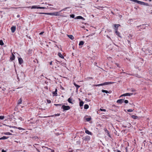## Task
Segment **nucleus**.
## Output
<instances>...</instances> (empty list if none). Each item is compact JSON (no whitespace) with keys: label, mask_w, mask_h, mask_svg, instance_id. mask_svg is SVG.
<instances>
[{"label":"nucleus","mask_w":152,"mask_h":152,"mask_svg":"<svg viewBox=\"0 0 152 152\" xmlns=\"http://www.w3.org/2000/svg\"><path fill=\"white\" fill-rule=\"evenodd\" d=\"M88 107H89V106H88V104H85L84 106V108L85 109H87L88 108Z\"/></svg>","instance_id":"a878e982"},{"label":"nucleus","mask_w":152,"mask_h":152,"mask_svg":"<svg viewBox=\"0 0 152 152\" xmlns=\"http://www.w3.org/2000/svg\"><path fill=\"white\" fill-rule=\"evenodd\" d=\"M10 132H13V131L12 130H10Z\"/></svg>","instance_id":"864d4df0"},{"label":"nucleus","mask_w":152,"mask_h":152,"mask_svg":"<svg viewBox=\"0 0 152 152\" xmlns=\"http://www.w3.org/2000/svg\"><path fill=\"white\" fill-rule=\"evenodd\" d=\"M74 85L76 87V89L77 91L78 88L80 87V86L77 85L75 83H74Z\"/></svg>","instance_id":"dca6fc26"},{"label":"nucleus","mask_w":152,"mask_h":152,"mask_svg":"<svg viewBox=\"0 0 152 152\" xmlns=\"http://www.w3.org/2000/svg\"><path fill=\"white\" fill-rule=\"evenodd\" d=\"M54 105L56 106H61V104H55Z\"/></svg>","instance_id":"c9c22d12"},{"label":"nucleus","mask_w":152,"mask_h":152,"mask_svg":"<svg viewBox=\"0 0 152 152\" xmlns=\"http://www.w3.org/2000/svg\"><path fill=\"white\" fill-rule=\"evenodd\" d=\"M102 92H103V93H105L107 94L108 93H110L111 92L110 91H107V90H102Z\"/></svg>","instance_id":"f3484780"},{"label":"nucleus","mask_w":152,"mask_h":152,"mask_svg":"<svg viewBox=\"0 0 152 152\" xmlns=\"http://www.w3.org/2000/svg\"><path fill=\"white\" fill-rule=\"evenodd\" d=\"M131 1H133L134 2L137 3L138 4H140L143 5H146V6H149V4L148 3H145L143 2L137 0H130Z\"/></svg>","instance_id":"f257e3e1"},{"label":"nucleus","mask_w":152,"mask_h":152,"mask_svg":"<svg viewBox=\"0 0 152 152\" xmlns=\"http://www.w3.org/2000/svg\"><path fill=\"white\" fill-rule=\"evenodd\" d=\"M57 88L55 89V91L54 92H53V94L55 96H57Z\"/></svg>","instance_id":"a211bd4d"},{"label":"nucleus","mask_w":152,"mask_h":152,"mask_svg":"<svg viewBox=\"0 0 152 152\" xmlns=\"http://www.w3.org/2000/svg\"><path fill=\"white\" fill-rule=\"evenodd\" d=\"M123 127L126 128L128 127L129 128L131 127V124L129 123H127L126 126L123 125Z\"/></svg>","instance_id":"ddd939ff"},{"label":"nucleus","mask_w":152,"mask_h":152,"mask_svg":"<svg viewBox=\"0 0 152 152\" xmlns=\"http://www.w3.org/2000/svg\"><path fill=\"white\" fill-rule=\"evenodd\" d=\"M149 0V1H151V0Z\"/></svg>","instance_id":"4d7b16f0"},{"label":"nucleus","mask_w":152,"mask_h":152,"mask_svg":"<svg viewBox=\"0 0 152 152\" xmlns=\"http://www.w3.org/2000/svg\"><path fill=\"white\" fill-rule=\"evenodd\" d=\"M115 33L119 37H121L120 33L118 31L117 28H115Z\"/></svg>","instance_id":"423d86ee"},{"label":"nucleus","mask_w":152,"mask_h":152,"mask_svg":"<svg viewBox=\"0 0 152 152\" xmlns=\"http://www.w3.org/2000/svg\"><path fill=\"white\" fill-rule=\"evenodd\" d=\"M19 16L18 15L17 17H19Z\"/></svg>","instance_id":"052dcab7"},{"label":"nucleus","mask_w":152,"mask_h":152,"mask_svg":"<svg viewBox=\"0 0 152 152\" xmlns=\"http://www.w3.org/2000/svg\"><path fill=\"white\" fill-rule=\"evenodd\" d=\"M21 74L22 75H24V73L23 72H21Z\"/></svg>","instance_id":"3c124183"},{"label":"nucleus","mask_w":152,"mask_h":152,"mask_svg":"<svg viewBox=\"0 0 152 152\" xmlns=\"http://www.w3.org/2000/svg\"><path fill=\"white\" fill-rule=\"evenodd\" d=\"M72 99L71 98H69L68 99V101L69 103H72Z\"/></svg>","instance_id":"393cba45"},{"label":"nucleus","mask_w":152,"mask_h":152,"mask_svg":"<svg viewBox=\"0 0 152 152\" xmlns=\"http://www.w3.org/2000/svg\"><path fill=\"white\" fill-rule=\"evenodd\" d=\"M117 152H121V151H120L118 150H117Z\"/></svg>","instance_id":"8fccbe9b"},{"label":"nucleus","mask_w":152,"mask_h":152,"mask_svg":"<svg viewBox=\"0 0 152 152\" xmlns=\"http://www.w3.org/2000/svg\"><path fill=\"white\" fill-rule=\"evenodd\" d=\"M37 145V144H35V145Z\"/></svg>","instance_id":"bf43d9fd"},{"label":"nucleus","mask_w":152,"mask_h":152,"mask_svg":"<svg viewBox=\"0 0 152 152\" xmlns=\"http://www.w3.org/2000/svg\"><path fill=\"white\" fill-rule=\"evenodd\" d=\"M100 110L101 111H104V112H105L106 111V110L104 109H100Z\"/></svg>","instance_id":"4c0bfd02"},{"label":"nucleus","mask_w":152,"mask_h":152,"mask_svg":"<svg viewBox=\"0 0 152 152\" xmlns=\"http://www.w3.org/2000/svg\"><path fill=\"white\" fill-rule=\"evenodd\" d=\"M133 94V93H126V94H124L121 95V96H120V98L122 96H130L132 95Z\"/></svg>","instance_id":"39448f33"},{"label":"nucleus","mask_w":152,"mask_h":152,"mask_svg":"<svg viewBox=\"0 0 152 152\" xmlns=\"http://www.w3.org/2000/svg\"><path fill=\"white\" fill-rule=\"evenodd\" d=\"M91 118H87L86 119V121H89L91 120Z\"/></svg>","instance_id":"c756f323"},{"label":"nucleus","mask_w":152,"mask_h":152,"mask_svg":"<svg viewBox=\"0 0 152 152\" xmlns=\"http://www.w3.org/2000/svg\"><path fill=\"white\" fill-rule=\"evenodd\" d=\"M5 134L7 135H10L12 134L10 132H6L5 133Z\"/></svg>","instance_id":"2f4dec72"},{"label":"nucleus","mask_w":152,"mask_h":152,"mask_svg":"<svg viewBox=\"0 0 152 152\" xmlns=\"http://www.w3.org/2000/svg\"><path fill=\"white\" fill-rule=\"evenodd\" d=\"M44 32L43 31L39 33L40 35H42L44 33Z\"/></svg>","instance_id":"37998d69"},{"label":"nucleus","mask_w":152,"mask_h":152,"mask_svg":"<svg viewBox=\"0 0 152 152\" xmlns=\"http://www.w3.org/2000/svg\"><path fill=\"white\" fill-rule=\"evenodd\" d=\"M70 17L72 18H74L75 17V15L74 14L71 15H70Z\"/></svg>","instance_id":"72a5a7b5"},{"label":"nucleus","mask_w":152,"mask_h":152,"mask_svg":"<svg viewBox=\"0 0 152 152\" xmlns=\"http://www.w3.org/2000/svg\"><path fill=\"white\" fill-rule=\"evenodd\" d=\"M18 129H19V130H22V129H23L22 128H21V127H18Z\"/></svg>","instance_id":"a19ab883"},{"label":"nucleus","mask_w":152,"mask_h":152,"mask_svg":"<svg viewBox=\"0 0 152 152\" xmlns=\"http://www.w3.org/2000/svg\"><path fill=\"white\" fill-rule=\"evenodd\" d=\"M124 102V99H120L118 100L117 101V102L119 104H122Z\"/></svg>","instance_id":"0eeeda50"},{"label":"nucleus","mask_w":152,"mask_h":152,"mask_svg":"<svg viewBox=\"0 0 152 152\" xmlns=\"http://www.w3.org/2000/svg\"><path fill=\"white\" fill-rule=\"evenodd\" d=\"M16 27L15 26H12L11 27V30L12 33H14L15 31Z\"/></svg>","instance_id":"6e6552de"},{"label":"nucleus","mask_w":152,"mask_h":152,"mask_svg":"<svg viewBox=\"0 0 152 152\" xmlns=\"http://www.w3.org/2000/svg\"><path fill=\"white\" fill-rule=\"evenodd\" d=\"M76 18L77 19H81L85 20V19L83 17L80 16H77Z\"/></svg>","instance_id":"2eb2a0df"},{"label":"nucleus","mask_w":152,"mask_h":152,"mask_svg":"<svg viewBox=\"0 0 152 152\" xmlns=\"http://www.w3.org/2000/svg\"><path fill=\"white\" fill-rule=\"evenodd\" d=\"M61 108L63 109L64 111L70 109V107L69 106L63 105L62 106Z\"/></svg>","instance_id":"20e7f679"},{"label":"nucleus","mask_w":152,"mask_h":152,"mask_svg":"<svg viewBox=\"0 0 152 152\" xmlns=\"http://www.w3.org/2000/svg\"><path fill=\"white\" fill-rule=\"evenodd\" d=\"M84 42L83 41H81L79 43V45H83L84 44Z\"/></svg>","instance_id":"bb28decb"},{"label":"nucleus","mask_w":152,"mask_h":152,"mask_svg":"<svg viewBox=\"0 0 152 152\" xmlns=\"http://www.w3.org/2000/svg\"><path fill=\"white\" fill-rule=\"evenodd\" d=\"M131 91L132 92H134L136 91V90L133 89H131Z\"/></svg>","instance_id":"e433bc0d"},{"label":"nucleus","mask_w":152,"mask_h":152,"mask_svg":"<svg viewBox=\"0 0 152 152\" xmlns=\"http://www.w3.org/2000/svg\"><path fill=\"white\" fill-rule=\"evenodd\" d=\"M50 65H51L52 64V61L50 62Z\"/></svg>","instance_id":"09e8293b"},{"label":"nucleus","mask_w":152,"mask_h":152,"mask_svg":"<svg viewBox=\"0 0 152 152\" xmlns=\"http://www.w3.org/2000/svg\"><path fill=\"white\" fill-rule=\"evenodd\" d=\"M47 102L48 103H50L51 102V101L49 100H47Z\"/></svg>","instance_id":"58836bf2"},{"label":"nucleus","mask_w":152,"mask_h":152,"mask_svg":"<svg viewBox=\"0 0 152 152\" xmlns=\"http://www.w3.org/2000/svg\"><path fill=\"white\" fill-rule=\"evenodd\" d=\"M137 27H141V28H145V25H140L139 26H137Z\"/></svg>","instance_id":"4468645a"},{"label":"nucleus","mask_w":152,"mask_h":152,"mask_svg":"<svg viewBox=\"0 0 152 152\" xmlns=\"http://www.w3.org/2000/svg\"><path fill=\"white\" fill-rule=\"evenodd\" d=\"M18 61H19V63L20 64H21L23 62V60L22 59V58H18Z\"/></svg>","instance_id":"1a4fd4ad"},{"label":"nucleus","mask_w":152,"mask_h":152,"mask_svg":"<svg viewBox=\"0 0 152 152\" xmlns=\"http://www.w3.org/2000/svg\"><path fill=\"white\" fill-rule=\"evenodd\" d=\"M4 43L2 40H0V45H4Z\"/></svg>","instance_id":"7c9ffc66"},{"label":"nucleus","mask_w":152,"mask_h":152,"mask_svg":"<svg viewBox=\"0 0 152 152\" xmlns=\"http://www.w3.org/2000/svg\"><path fill=\"white\" fill-rule=\"evenodd\" d=\"M40 14H48V15H54V13H40Z\"/></svg>","instance_id":"9d476101"},{"label":"nucleus","mask_w":152,"mask_h":152,"mask_svg":"<svg viewBox=\"0 0 152 152\" xmlns=\"http://www.w3.org/2000/svg\"><path fill=\"white\" fill-rule=\"evenodd\" d=\"M132 117L134 119H137V118L138 117L137 116H136L134 115H132Z\"/></svg>","instance_id":"cd10ccee"},{"label":"nucleus","mask_w":152,"mask_h":152,"mask_svg":"<svg viewBox=\"0 0 152 152\" xmlns=\"http://www.w3.org/2000/svg\"><path fill=\"white\" fill-rule=\"evenodd\" d=\"M114 82H106L104 83H101L98 85H96V86H104L105 85H109V84H112L113 83H114Z\"/></svg>","instance_id":"f03ea898"},{"label":"nucleus","mask_w":152,"mask_h":152,"mask_svg":"<svg viewBox=\"0 0 152 152\" xmlns=\"http://www.w3.org/2000/svg\"><path fill=\"white\" fill-rule=\"evenodd\" d=\"M85 133L87 134H91V133L88 130H86L85 131Z\"/></svg>","instance_id":"412c9836"},{"label":"nucleus","mask_w":152,"mask_h":152,"mask_svg":"<svg viewBox=\"0 0 152 152\" xmlns=\"http://www.w3.org/2000/svg\"><path fill=\"white\" fill-rule=\"evenodd\" d=\"M59 115V114H57V115L58 116V115Z\"/></svg>","instance_id":"5fc2aeb1"},{"label":"nucleus","mask_w":152,"mask_h":152,"mask_svg":"<svg viewBox=\"0 0 152 152\" xmlns=\"http://www.w3.org/2000/svg\"><path fill=\"white\" fill-rule=\"evenodd\" d=\"M115 65L118 66L119 67V64L118 63H115Z\"/></svg>","instance_id":"a18cd8bd"},{"label":"nucleus","mask_w":152,"mask_h":152,"mask_svg":"<svg viewBox=\"0 0 152 152\" xmlns=\"http://www.w3.org/2000/svg\"><path fill=\"white\" fill-rule=\"evenodd\" d=\"M22 102V100L21 98H20V99H19L18 102V104H20Z\"/></svg>","instance_id":"5701e85b"},{"label":"nucleus","mask_w":152,"mask_h":152,"mask_svg":"<svg viewBox=\"0 0 152 152\" xmlns=\"http://www.w3.org/2000/svg\"><path fill=\"white\" fill-rule=\"evenodd\" d=\"M34 147L37 150V151H38L39 152H40V151H39V150H38V149H37V148H36L35 146H34Z\"/></svg>","instance_id":"79ce46f5"},{"label":"nucleus","mask_w":152,"mask_h":152,"mask_svg":"<svg viewBox=\"0 0 152 152\" xmlns=\"http://www.w3.org/2000/svg\"><path fill=\"white\" fill-rule=\"evenodd\" d=\"M15 55L12 53V56L10 57V59L12 61L13 60L15 59Z\"/></svg>","instance_id":"f8f14e48"},{"label":"nucleus","mask_w":152,"mask_h":152,"mask_svg":"<svg viewBox=\"0 0 152 152\" xmlns=\"http://www.w3.org/2000/svg\"><path fill=\"white\" fill-rule=\"evenodd\" d=\"M18 79H19V78H18Z\"/></svg>","instance_id":"13d9d810"},{"label":"nucleus","mask_w":152,"mask_h":152,"mask_svg":"<svg viewBox=\"0 0 152 152\" xmlns=\"http://www.w3.org/2000/svg\"><path fill=\"white\" fill-rule=\"evenodd\" d=\"M9 126V127H11V126Z\"/></svg>","instance_id":"6e6d98bb"},{"label":"nucleus","mask_w":152,"mask_h":152,"mask_svg":"<svg viewBox=\"0 0 152 152\" xmlns=\"http://www.w3.org/2000/svg\"><path fill=\"white\" fill-rule=\"evenodd\" d=\"M124 102L125 103H127L128 102V101L127 100H125L124 101Z\"/></svg>","instance_id":"ea45409f"},{"label":"nucleus","mask_w":152,"mask_h":152,"mask_svg":"<svg viewBox=\"0 0 152 152\" xmlns=\"http://www.w3.org/2000/svg\"><path fill=\"white\" fill-rule=\"evenodd\" d=\"M58 55L61 58H64V57L62 56V54L60 53H58Z\"/></svg>","instance_id":"6ab92c4d"},{"label":"nucleus","mask_w":152,"mask_h":152,"mask_svg":"<svg viewBox=\"0 0 152 152\" xmlns=\"http://www.w3.org/2000/svg\"><path fill=\"white\" fill-rule=\"evenodd\" d=\"M84 140H90V137L88 136H86L83 137Z\"/></svg>","instance_id":"9b49d317"},{"label":"nucleus","mask_w":152,"mask_h":152,"mask_svg":"<svg viewBox=\"0 0 152 152\" xmlns=\"http://www.w3.org/2000/svg\"><path fill=\"white\" fill-rule=\"evenodd\" d=\"M127 111H128V112H132L133 111V110L130 109H129L127 110Z\"/></svg>","instance_id":"f704fd0d"},{"label":"nucleus","mask_w":152,"mask_h":152,"mask_svg":"<svg viewBox=\"0 0 152 152\" xmlns=\"http://www.w3.org/2000/svg\"><path fill=\"white\" fill-rule=\"evenodd\" d=\"M8 137H6V136H4V137H1V138H0V140L6 139H7Z\"/></svg>","instance_id":"b1692460"},{"label":"nucleus","mask_w":152,"mask_h":152,"mask_svg":"<svg viewBox=\"0 0 152 152\" xmlns=\"http://www.w3.org/2000/svg\"><path fill=\"white\" fill-rule=\"evenodd\" d=\"M120 26V25L119 24H114V27L115 28H117L118 29V27Z\"/></svg>","instance_id":"4be33fe9"},{"label":"nucleus","mask_w":152,"mask_h":152,"mask_svg":"<svg viewBox=\"0 0 152 152\" xmlns=\"http://www.w3.org/2000/svg\"><path fill=\"white\" fill-rule=\"evenodd\" d=\"M83 102L82 101H81L80 102V107L82 106L83 105Z\"/></svg>","instance_id":"c85d7f7f"},{"label":"nucleus","mask_w":152,"mask_h":152,"mask_svg":"<svg viewBox=\"0 0 152 152\" xmlns=\"http://www.w3.org/2000/svg\"><path fill=\"white\" fill-rule=\"evenodd\" d=\"M28 8H31V9H47L46 7H38L37 6L34 5L32 6L31 7H29Z\"/></svg>","instance_id":"7ed1b4c3"},{"label":"nucleus","mask_w":152,"mask_h":152,"mask_svg":"<svg viewBox=\"0 0 152 152\" xmlns=\"http://www.w3.org/2000/svg\"><path fill=\"white\" fill-rule=\"evenodd\" d=\"M19 119L21 121L23 120V118L21 117H20L19 118Z\"/></svg>","instance_id":"c03bdc74"},{"label":"nucleus","mask_w":152,"mask_h":152,"mask_svg":"<svg viewBox=\"0 0 152 152\" xmlns=\"http://www.w3.org/2000/svg\"><path fill=\"white\" fill-rule=\"evenodd\" d=\"M68 37L71 39L72 40L74 39L73 36L72 35H67Z\"/></svg>","instance_id":"aec40b11"},{"label":"nucleus","mask_w":152,"mask_h":152,"mask_svg":"<svg viewBox=\"0 0 152 152\" xmlns=\"http://www.w3.org/2000/svg\"><path fill=\"white\" fill-rule=\"evenodd\" d=\"M1 152H6V151H5L3 149L2 150Z\"/></svg>","instance_id":"de8ad7c7"},{"label":"nucleus","mask_w":152,"mask_h":152,"mask_svg":"<svg viewBox=\"0 0 152 152\" xmlns=\"http://www.w3.org/2000/svg\"><path fill=\"white\" fill-rule=\"evenodd\" d=\"M15 142H17V143L19 142V143H20V142H18V141H15Z\"/></svg>","instance_id":"603ef678"},{"label":"nucleus","mask_w":152,"mask_h":152,"mask_svg":"<svg viewBox=\"0 0 152 152\" xmlns=\"http://www.w3.org/2000/svg\"><path fill=\"white\" fill-rule=\"evenodd\" d=\"M4 118V116H0V119L2 120Z\"/></svg>","instance_id":"473e14b6"},{"label":"nucleus","mask_w":152,"mask_h":152,"mask_svg":"<svg viewBox=\"0 0 152 152\" xmlns=\"http://www.w3.org/2000/svg\"><path fill=\"white\" fill-rule=\"evenodd\" d=\"M67 8H65L64 9H63L62 10H65Z\"/></svg>","instance_id":"49530a36"}]
</instances>
